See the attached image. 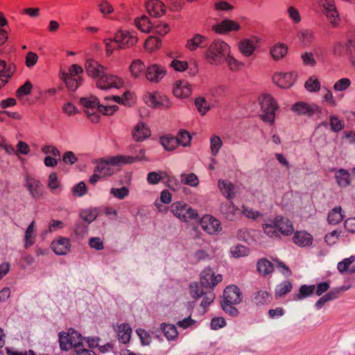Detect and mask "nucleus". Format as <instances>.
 I'll list each match as a JSON object with an SVG mask.
<instances>
[{"label":"nucleus","instance_id":"f257e3e1","mask_svg":"<svg viewBox=\"0 0 355 355\" xmlns=\"http://www.w3.org/2000/svg\"><path fill=\"white\" fill-rule=\"evenodd\" d=\"M263 230L267 236L272 239H280L281 235L291 236L295 231L292 221L281 215L275 216L270 223L263 224Z\"/></svg>","mask_w":355,"mask_h":355},{"label":"nucleus","instance_id":"f03ea898","mask_svg":"<svg viewBox=\"0 0 355 355\" xmlns=\"http://www.w3.org/2000/svg\"><path fill=\"white\" fill-rule=\"evenodd\" d=\"M228 53H230L228 44L220 40H215L208 46L205 58L211 64H220Z\"/></svg>","mask_w":355,"mask_h":355},{"label":"nucleus","instance_id":"7ed1b4c3","mask_svg":"<svg viewBox=\"0 0 355 355\" xmlns=\"http://www.w3.org/2000/svg\"><path fill=\"white\" fill-rule=\"evenodd\" d=\"M259 104L262 113L260 118L264 122L273 124L275 118V112L279 106L275 99L270 94H263L259 98Z\"/></svg>","mask_w":355,"mask_h":355},{"label":"nucleus","instance_id":"20e7f679","mask_svg":"<svg viewBox=\"0 0 355 355\" xmlns=\"http://www.w3.org/2000/svg\"><path fill=\"white\" fill-rule=\"evenodd\" d=\"M171 211L180 220L189 222L198 218L197 211L185 202L178 201L171 205Z\"/></svg>","mask_w":355,"mask_h":355},{"label":"nucleus","instance_id":"39448f33","mask_svg":"<svg viewBox=\"0 0 355 355\" xmlns=\"http://www.w3.org/2000/svg\"><path fill=\"white\" fill-rule=\"evenodd\" d=\"M80 102L85 108V112L88 118L94 123L98 122L100 117L97 112H98V106L101 105L99 100L96 96H91L81 98Z\"/></svg>","mask_w":355,"mask_h":355},{"label":"nucleus","instance_id":"423d86ee","mask_svg":"<svg viewBox=\"0 0 355 355\" xmlns=\"http://www.w3.org/2000/svg\"><path fill=\"white\" fill-rule=\"evenodd\" d=\"M114 41L118 45L117 49H127L137 42V37L134 32L119 31L114 35Z\"/></svg>","mask_w":355,"mask_h":355},{"label":"nucleus","instance_id":"0eeeda50","mask_svg":"<svg viewBox=\"0 0 355 355\" xmlns=\"http://www.w3.org/2000/svg\"><path fill=\"white\" fill-rule=\"evenodd\" d=\"M291 111L297 115L311 117L315 113H321V108L315 104H309L305 102L299 101L294 103Z\"/></svg>","mask_w":355,"mask_h":355},{"label":"nucleus","instance_id":"6e6552de","mask_svg":"<svg viewBox=\"0 0 355 355\" xmlns=\"http://www.w3.org/2000/svg\"><path fill=\"white\" fill-rule=\"evenodd\" d=\"M320 5L323 8V13L326 15L329 21L334 26H337L340 17L334 0H320Z\"/></svg>","mask_w":355,"mask_h":355},{"label":"nucleus","instance_id":"1a4fd4ad","mask_svg":"<svg viewBox=\"0 0 355 355\" xmlns=\"http://www.w3.org/2000/svg\"><path fill=\"white\" fill-rule=\"evenodd\" d=\"M96 85L101 89H107L113 87L119 88L123 83L119 78L108 74L105 70L97 79Z\"/></svg>","mask_w":355,"mask_h":355},{"label":"nucleus","instance_id":"9d476101","mask_svg":"<svg viewBox=\"0 0 355 355\" xmlns=\"http://www.w3.org/2000/svg\"><path fill=\"white\" fill-rule=\"evenodd\" d=\"M200 224L202 229L209 234H216L222 229L220 222L211 215L203 216Z\"/></svg>","mask_w":355,"mask_h":355},{"label":"nucleus","instance_id":"9b49d317","mask_svg":"<svg viewBox=\"0 0 355 355\" xmlns=\"http://www.w3.org/2000/svg\"><path fill=\"white\" fill-rule=\"evenodd\" d=\"M240 28V25L237 22L230 19H225L212 26L214 32L222 35L227 34L231 31H237Z\"/></svg>","mask_w":355,"mask_h":355},{"label":"nucleus","instance_id":"f8f14e48","mask_svg":"<svg viewBox=\"0 0 355 355\" xmlns=\"http://www.w3.org/2000/svg\"><path fill=\"white\" fill-rule=\"evenodd\" d=\"M222 279L221 275H214L211 270H207L201 273L200 284L205 288H214Z\"/></svg>","mask_w":355,"mask_h":355},{"label":"nucleus","instance_id":"ddd939ff","mask_svg":"<svg viewBox=\"0 0 355 355\" xmlns=\"http://www.w3.org/2000/svg\"><path fill=\"white\" fill-rule=\"evenodd\" d=\"M25 186L33 198L40 199L42 197L43 187L39 180L31 177L30 175H26L25 177Z\"/></svg>","mask_w":355,"mask_h":355},{"label":"nucleus","instance_id":"4468645a","mask_svg":"<svg viewBox=\"0 0 355 355\" xmlns=\"http://www.w3.org/2000/svg\"><path fill=\"white\" fill-rule=\"evenodd\" d=\"M223 301L229 303L240 304L242 301V293L238 286H228L223 292Z\"/></svg>","mask_w":355,"mask_h":355},{"label":"nucleus","instance_id":"2eb2a0df","mask_svg":"<svg viewBox=\"0 0 355 355\" xmlns=\"http://www.w3.org/2000/svg\"><path fill=\"white\" fill-rule=\"evenodd\" d=\"M165 69L158 64H152L148 67L146 72V79L150 82L158 83L165 76Z\"/></svg>","mask_w":355,"mask_h":355},{"label":"nucleus","instance_id":"dca6fc26","mask_svg":"<svg viewBox=\"0 0 355 355\" xmlns=\"http://www.w3.org/2000/svg\"><path fill=\"white\" fill-rule=\"evenodd\" d=\"M146 8L151 17H160L166 12L165 5L159 0H149L146 3Z\"/></svg>","mask_w":355,"mask_h":355},{"label":"nucleus","instance_id":"f3484780","mask_svg":"<svg viewBox=\"0 0 355 355\" xmlns=\"http://www.w3.org/2000/svg\"><path fill=\"white\" fill-rule=\"evenodd\" d=\"M51 248L56 254L65 255L70 251V240L66 237H60L52 242Z\"/></svg>","mask_w":355,"mask_h":355},{"label":"nucleus","instance_id":"a211bd4d","mask_svg":"<svg viewBox=\"0 0 355 355\" xmlns=\"http://www.w3.org/2000/svg\"><path fill=\"white\" fill-rule=\"evenodd\" d=\"M293 234V241L296 245L304 248L312 245L313 236L306 231H294Z\"/></svg>","mask_w":355,"mask_h":355},{"label":"nucleus","instance_id":"6ab92c4d","mask_svg":"<svg viewBox=\"0 0 355 355\" xmlns=\"http://www.w3.org/2000/svg\"><path fill=\"white\" fill-rule=\"evenodd\" d=\"M85 69L88 76L96 79L105 71V68L103 65L92 59H89L86 61Z\"/></svg>","mask_w":355,"mask_h":355},{"label":"nucleus","instance_id":"aec40b11","mask_svg":"<svg viewBox=\"0 0 355 355\" xmlns=\"http://www.w3.org/2000/svg\"><path fill=\"white\" fill-rule=\"evenodd\" d=\"M146 160L145 150L140 149L139 154L136 156L117 155L114 157L111 162L113 164H132L137 162Z\"/></svg>","mask_w":355,"mask_h":355},{"label":"nucleus","instance_id":"412c9836","mask_svg":"<svg viewBox=\"0 0 355 355\" xmlns=\"http://www.w3.org/2000/svg\"><path fill=\"white\" fill-rule=\"evenodd\" d=\"M272 80L279 87L287 89L293 85L295 79L291 73H279L273 76Z\"/></svg>","mask_w":355,"mask_h":355},{"label":"nucleus","instance_id":"4be33fe9","mask_svg":"<svg viewBox=\"0 0 355 355\" xmlns=\"http://www.w3.org/2000/svg\"><path fill=\"white\" fill-rule=\"evenodd\" d=\"M110 157L107 161L100 160L96 161V166L95 167L96 172H98L102 177L110 176L114 173V169L112 166L121 165V164H113L111 160L113 158Z\"/></svg>","mask_w":355,"mask_h":355},{"label":"nucleus","instance_id":"5701e85b","mask_svg":"<svg viewBox=\"0 0 355 355\" xmlns=\"http://www.w3.org/2000/svg\"><path fill=\"white\" fill-rule=\"evenodd\" d=\"M346 37L345 49L350 62L355 66V31L349 32Z\"/></svg>","mask_w":355,"mask_h":355},{"label":"nucleus","instance_id":"b1692460","mask_svg":"<svg viewBox=\"0 0 355 355\" xmlns=\"http://www.w3.org/2000/svg\"><path fill=\"white\" fill-rule=\"evenodd\" d=\"M173 92L177 97L187 98L191 93V86L186 80H179L176 82Z\"/></svg>","mask_w":355,"mask_h":355},{"label":"nucleus","instance_id":"393cba45","mask_svg":"<svg viewBox=\"0 0 355 355\" xmlns=\"http://www.w3.org/2000/svg\"><path fill=\"white\" fill-rule=\"evenodd\" d=\"M60 77L64 82L68 89L73 92L78 88L83 81L81 76L77 78L72 77L70 75H67L66 71H60Z\"/></svg>","mask_w":355,"mask_h":355},{"label":"nucleus","instance_id":"a878e982","mask_svg":"<svg viewBox=\"0 0 355 355\" xmlns=\"http://www.w3.org/2000/svg\"><path fill=\"white\" fill-rule=\"evenodd\" d=\"M150 136L149 128L142 122L138 123L132 131V137L137 141H142Z\"/></svg>","mask_w":355,"mask_h":355},{"label":"nucleus","instance_id":"bb28decb","mask_svg":"<svg viewBox=\"0 0 355 355\" xmlns=\"http://www.w3.org/2000/svg\"><path fill=\"white\" fill-rule=\"evenodd\" d=\"M14 70V66L10 65L7 67L6 62L0 60V88L8 83V79L12 76Z\"/></svg>","mask_w":355,"mask_h":355},{"label":"nucleus","instance_id":"cd10ccee","mask_svg":"<svg viewBox=\"0 0 355 355\" xmlns=\"http://www.w3.org/2000/svg\"><path fill=\"white\" fill-rule=\"evenodd\" d=\"M335 179L340 187H347L351 184V175L348 171L340 168L335 171Z\"/></svg>","mask_w":355,"mask_h":355},{"label":"nucleus","instance_id":"c85d7f7f","mask_svg":"<svg viewBox=\"0 0 355 355\" xmlns=\"http://www.w3.org/2000/svg\"><path fill=\"white\" fill-rule=\"evenodd\" d=\"M239 208L233 203L232 200L229 202L223 203L220 206V211L229 220H233L239 211Z\"/></svg>","mask_w":355,"mask_h":355},{"label":"nucleus","instance_id":"c756f323","mask_svg":"<svg viewBox=\"0 0 355 355\" xmlns=\"http://www.w3.org/2000/svg\"><path fill=\"white\" fill-rule=\"evenodd\" d=\"M207 38L200 34H196L187 43V47L189 50L193 51L198 47L204 48L207 45Z\"/></svg>","mask_w":355,"mask_h":355},{"label":"nucleus","instance_id":"7c9ffc66","mask_svg":"<svg viewBox=\"0 0 355 355\" xmlns=\"http://www.w3.org/2000/svg\"><path fill=\"white\" fill-rule=\"evenodd\" d=\"M240 52L245 57L252 55L256 49V44L254 41L250 39H244L239 43Z\"/></svg>","mask_w":355,"mask_h":355},{"label":"nucleus","instance_id":"2f4dec72","mask_svg":"<svg viewBox=\"0 0 355 355\" xmlns=\"http://www.w3.org/2000/svg\"><path fill=\"white\" fill-rule=\"evenodd\" d=\"M218 187L223 195L227 200H232L235 197L234 186L231 182L220 180Z\"/></svg>","mask_w":355,"mask_h":355},{"label":"nucleus","instance_id":"473e14b6","mask_svg":"<svg viewBox=\"0 0 355 355\" xmlns=\"http://www.w3.org/2000/svg\"><path fill=\"white\" fill-rule=\"evenodd\" d=\"M288 52V47L283 43L275 44L270 48V53L275 60H279L285 57Z\"/></svg>","mask_w":355,"mask_h":355},{"label":"nucleus","instance_id":"72a5a7b5","mask_svg":"<svg viewBox=\"0 0 355 355\" xmlns=\"http://www.w3.org/2000/svg\"><path fill=\"white\" fill-rule=\"evenodd\" d=\"M343 218L344 214L342 212V208L340 207H336L332 209L327 216L328 223L334 225L340 223Z\"/></svg>","mask_w":355,"mask_h":355},{"label":"nucleus","instance_id":"f704fd0d","mask_svg":"<svg viewBox=\"0 0 355 355\" xmlns=\"http://www.w3.org/2000/svg\"><path fill=\"white\" fill-rule=\"evenodd\" d=\"M132 334V329L128 324H122L119 326L118 338L119 342L126 344L129 343Z\"/></svg>","mask_w":355,"mask_h":355},{"label":"nucleus","instance_id":"c9c22d12","mask_svg":"<svg viewBox=\"0 0 355 355\" xmlns=\"http://www.w3.org/2000/svg\"><path fill=\"white\" fill-rule=\"evenodd\" d=\"M69 333L71 342L72 343L71 348L74 349V352L76 354L78 349H80L83 347V338L77 331L73 329H70Z\"/></svg>","mask_w":355,"mask_h":355},{"label":"nucleus","instance_id":"e433bc0d","mask_svg":"<svg viewBox=\"0 0 355 355\" xmlns=\"http://www.w3.org/2000/svg\"><path fill=\"white\" fill-rule=\"evenodd\" d=\"M161 329L168 340H173L178 337V333L175 326L173 324L162 323L161 324Z\"/></svg>","mask_w":355,"mask_h":355},{"label":"nucleus","instance_id":"4c0bfd02","mask_svg":"<svg viewBox=\"0 0 355 355\" xmlns=\"http://www.w3.org/2000/svg\"><path fill=\"white\" fill-rule=\"evenodd\" d=\"M160 144L166 150L171 151L178 146V141L175 137L164 136L160 137Z\"/></svg>","mask_w":355,"mask_h":355},{"label":"nucleus","instance_id":"58836bf2","mask_svg":"<svg viewBox=\"0 0 355 355\" xmlns=\"http://www.w3.org/2000/svg\"><path fill=\"white\" fill-rule=\"evenodd\" d=\"M135 24L137 28L144 33H150L153 28V23L145 15L136 20Z\"/></svg>","mask_w":355,"mask_h":355},{"label":"nucleus","instance_id":"ea45409f","mask_svg":"<svg viewBox=\"0 0 355 355\" xmlns=\"http://www.w3.org/2000/svg\"><path fill=\"white\" fill-rule=\"evenodd\" d=\"M214 8L219 15H222L223 13L232 12L234 9V6L225 0L215 1Z\"/></svg>","mask_w":355,"mask_h":355},{"label":"nucleus","instance_id":"a19ab883","mask_svg":"<svg viewBox=\"0 0 355 355\" xmlns=\"http://www.w3.org/2000/svg\"><path fill=\"white\" fill-rule=\"evenodd\" d=\"M34 227H35V221H32V223L28 225L27 227L26 232H25V237H24V247L25 248H28L31 247L33 243H35V234L34 232Z\"/></svg>","mask_w":355,"mask_h":355},{"label":"nucleus","instance_id":"79ce46f5","mask_svg":"<svg viewBox=\"0 0 355 355\" xmlns=\"http://www.w3.org/2000/svg\"><path fill=\"white\" fill-rule=\"evenodd\" d=\"M293 285L289 281H284L278 284L275 288V297H281L291 291Z\"/></svg>","mask_w":355,"mask_h":355},{"label":"nucleus","instance_id":"37998d69","mask_svg":"<svg viewBox=\"0 0 355 355\" xmlns=\"http://www.w3.org/2000/svg\"><path fill=\"white\" fill-rule=\"evenodd\" d=\"M315 289L314 285H302L299 289V293L294 297L295 300H303L312 295Z\"/></svg>","mask_w":355,"mask_h":355},{"label":"nucleus","instance_id":"c03bdc74","mask_svg":"<svg viewBox=\"0 0 355 355\" xmlns=\"http://www.w3.org/2000/svg\"><path fill=\"white\" fill-rule=\"evenodd\" d=\"M132 97V94L129 92H125L123 93L122 96H107L104 98L105 101H109L110 100H113L114 101L123 104L124 105H130V98Z\"/></svg>","mask_w":355,"mask_h":355},{"label":"nucleus","instance_id":"a18cd8bd","mask_svg":"<svg viewBox=\"0 0 355 355\" xmlns=\"http://www.w3.org/2000/svg\"><path fill=\"white\" fill-rule=\"evenodd\" d=\"M180 182L186 185L191 187H197L199 184V180L195 173L189 174L182 173L180 175Z\"/></svg>","mask_w":355,"mask_h":355},{"label":"nucleus","instance_id":"49530a36","mask_svg":"<svg viewBox=\"0 0 355 355\" xmlns=\"http://www.w3.org/2000/svg\"><path fill=\"white\" fill-rule=\"evenodd\" d=\"M257 270L259 273L266 275L271 273L273 270V266L271 262L266 259L259 260L257 263Z\"/></svg>","mask_w":355,"mask_h":355},{"label":"nucleus","instance_id":"de8ad7c7","mask_svg":"<svg viewBox=\"0 0 355 355\" xmlns=\"http://www.w3.org/2000/svg\"><path fill=\"white\" fill-rule=\"evenodd\" d=\"M223 146V141L218 135H213L210 138V150L213 156H216Z\"/></svg>","mask_w":355,"mask_h":355},{"label":"nucleus","instance_id":"09e8293b","mask_svg":"<svg viewBox=\"0 0 355 355\" xmlns=\"http://www.w3.org/2000/svg\"><path fill=\"white\" fill-rule=\"evenodd\" d=\"M153 28H152L150 33L158 35H165L170 31L168 24L164 22L153 23Z\"/></svg>","mask_w":355,"mask_h":355},{"label":"nucleus","instance_id":"8fccbe9b","mask_svg":"<svg viewBox=\"0 0 355 355\" xmlns=\"http://www.w3.org/2000/svg\"><path fill=\"white\" fill-rule=\"evenodd\" d=\"M59 343L60 347L62 350L68 351L71 349V342L70 340L69 333H60L59 334Z\"/></svg>","mask_w":355,"mask_h":355},{"label":"nucleus","instance_id":"3c124183","mask_svg":"<svg viewBox=\"0 0 355 355\" xmlns=\"http://www.w3.org/2000/svg\"><path fill=\"white\" fill-rule=\"evenodd\" d=\"M176 138L178 141V145L187 147L191 144V135L185 130H180L178 132V137Z\"/></svg>","mask_w":355,"mask_h":355},{"label":"nucleus","instance_id":"603ef678","mask_svg":"<svg viewBox=\"0 0 355 355\" xmlns=\"http://www.w3.org/2000/svg\"><path fill=\"white\" fill-rule=\"evenodd\" d=\"M195 105L198 111L202 114L205 115L209 110V104L207 102L204 97H198L195 100Z\"/></svg>","mask_w":355,"mask_h":355},{"label":"nucleus","instance_id":"864d4df0","mask_svg":"<svg viewBox=\"0 0 355 355\" xmlns=\"http://www.w3.org/2000/svg\"><path fill=\"white\" fill-rule=\"evenodd\" d=\"M230 253L234 258H240L248 255L249 250L243 245H236L231 248Z\"/></svg>","mask_w":355,"mask_h":355},{"label":"nucleus","instance_id":"5fc2aeb1","mask_svg":"<svg viewBox=\"0 0 355 355\" xmlns=\"http://www.w3.org/2000/svg\"><path fill=\"white\" fill-rule=\"evenodd\" d=\"M144 69L145 65L140 60H134L130 67V72L132 75L135 78L138 77L140 73L143 71Z\"/></svg>","mask_w":355,"mask_h":355},{"label":"nucleus","instance_id":"6e6d98bb","mask_svg":"<svg viewBox=\"0 0 355 355\" xmlns=\"http://www.w3.org/2000/svg\"><path fill=\"white\" fill-rule=\"evenodd\" d=\"M205 291L197 282H193L190 284L189 293L192 298L198 300L200 297H202Z\"/></svg>","mask_w":355,"mask_h":355},{"label":"nucleus","instance_id":"4d7b16f0","mask_svg":"<svg viewBox=\"0 0 355 355\" xmlns=\"http://www.w3.org/2000/svg\"><path fill=\"white\" fill-rule=\"evenodd\" d=\"M298 36L303 44L307 46L312 42L314 34L311 30H303L299 33Z\"/></svg>","mask_w":355,"mask_h":355},{"label":"nucleus","instance_id":"13d9d810","mask_svg":"<svg viewBox=\"0 0 355 355\" xmlns=\"http://www.w3.org/2000/svg\"><path fill=\"white\" fill-rule=\"evenodd\" d=\"M226 63L227 64L229 68L232 71H237L239 70L242 66L243 63L238 61L236 59H235L233 56L230 55V53H228L225 58H224Z\"/></svg>","mask_w":355,"mask_h":355},{"label":"nucleus","instance_id":"bf43d9fd","mask_svg":"<svg viewBox=\"0 0 355 355\" xmlns=\"http://www.w3.org/2000/svg\"><path fill=\"white\" fill-rule=\"evenodd\" d=\"M33 88V85L30 81H26L24 85L20 86L17 92L16 96L17 98H22L31 94Z\"/></svg>","mask_w":355,"mask_h":355},{"label":"nucleus","instance_id":"052dcab7","mask_svg":"<svg viewBox=\"0 0 355 355\" xmlns=\"http://www.w3.org/2000/svg\"><path fill=\"white\" fill-rule=\"evenodd\" d=\"M355 261V257L351 256L348 258L344 259L343 261H340L337 265L338 270L343 274L345 272H347L349 269V266Z\"/></svg>","mask_w":355,"mask_h":355},{"label":"nucleus","instance_id":"680f3d73","mask_svg":"<svg viewBox=\"0 0 355 355\" xmlns=\"http://www.w3.org/2000/svg\"><path fill=\"white\" fill-rule=\"evenodd\" d=\"M97 216L98 214L96 210H83L80 213V217L87 223L93 222Z\"/></svg>","mask_w":355,"mask_h":355},{"label":"nucleus","instance_id":"e2e57ef3","mask_svg":"<svg viewBox=\"0 0 355 355\" xmlns=\"http://www.w3.org/2000/svg\"><path fill=\"white\" fill-rule=\"evenodd\" d=\"M110 193L116 198L123 200L129 195V189L126 187L112 188Z\"/></svg>","mask_w":355,"mask_h":355},{"label":"nucleus","instance_id":"0e129e2a","mask_svg":"<svg viewBox=\"0 0 355 355\" xmlns=\"http://www.w3.org/2000/svg\"><path fill=\"white\" fill-rule=\"evenodd\" d=\"M237 304L234 303H229L226 301H222L221 302V307L223 310L226 313H228L231 316H236L239 314L238 309L234 306V305H236Z\"/></svg>","mask_w":355,"mask_h":355},{"label":"nucleus","instance_id":"69168bd1","mask_svg":"<svg viewBox=\"0 0 355 355\" xmlns=\"http://www.w3.org/2000/svg\"><path fill=\"white\" fill-rule=\"evenodd\" d=\"M329 123L331 130L334 132H339L344 128V123L336 116L332 115L329 116Z\"/></svg>","mask_w":355,"mask_h":355},{"label":"nucleus","instance_id":"338daca9","mask_svg":"<svg viewBox=\"0 0 355 355\" xmlns=\"http://www.w3.org/2000/svg\"><path fill=\"white\" fill-rule=\"evenodd\" d=\"M270 294L266 291H259L254 294V302L256 304H264L268 302Z\"/></svg>","mask_w":355,"mask_h":355},{"label":"nucleus","instance_id":"774afa93","mask_svg":"<svg viewBox=\"0 0 355 355\" xmlns=\"http://www.w3.org/2000/svg\"><path fill=\"white\" fill-rule=\"evenodd\" d=\"M161 45V40L153 36L149 37L145 43V48L148 51H153Z\"/></svg>","mask_w":355,"mask_h":355}]
</instances>
